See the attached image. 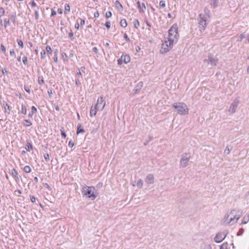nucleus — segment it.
<instances>
[{
  "instance_id": "obj_1",
  "label": "nucleus",
  "mask_w": 249,
  "mask_h": 249,
  "mask_svg": "<svg viewBox=\"0 0 249 249\" xmlns=\"http://www.w3.org/2000/svg\"><path fill=\"white\" fill-rule=\"evenodd\" d=\"M235 212V210L231 211L229 214H227L224 216V223L226 224L232 225L238 220L240 217V214L234 215L233 213Z\"/></svg>"
},
{
  "instance_id": "obj_2",
  "label": "nucleus",
  "mask_w": 249,
  "mask_h": 249,
  "mask_svg": "<svg viewBox=\"0 0 249 249\" xmlns=\"http://www.w3.org/2000/svg\"><path fill=\"white\" fill-rule=\"evenodd\" d=\"M178 30L177 26L173 25L168 31L169 36L167 39L168 41H171V43H176L178 40Z\"/></svg>"
},
{
  "instance_id": "obj_3",
  "label": "nucleus",
  "mask_w": 249,
  "mask_h": 249,
  "mask_svg": "<svg viewBox=\"0 0 249 249\" xmlns=\"http://www.w3.org/2000/svg\"><path fill=\"white\" fill-rule=\"evenodd\" d=\"M173 107L176 109L177 113L180 115H187L189 113V109L184 103H175L173 104Z\"/></svg>"
},
{
  "instance_id": "obj_4",
  "label": "nucleus",
  "mask_w": 249,
  "mask_h": 249,
  "mask_svg": "<svg viewBox=\"0 0 249 249\" xmlns=\"http://www.w3.org/2000/svg\"><path fill=\"white\" fill-rule=\"evenodd\" d=\"M95 190V188L93 186H85L82 188V193L93 200L96 197V196L94 195Z\"/></svg>"
},
{
  "instance_id": "obj_5",
  "label": "nucleus",
  "mask_w": 249,
  "mask_h": 249,
  "mask_svg": "<svg viewBox=\"0 0 249 249\" xmlns=\"http://www.w3.org/2000/svg\"><path fill=\"white\" fill-rule=\"evenodd\" d=\"M208 18H206L205 16L202 14L199 15L197 19L201 32L204 31L205 30L208 24Z\"/></svg>"
},
{
  "instance_id": "obj_6",
  "label": "nucleus",
  "mask_w": 249,
  "mask_h": 249,
  "mask_svg": "<svg viewBox=\"0 0 249 249\" xmlns=\"http://www.w3.org/2000/svg\"><path fill=\"white\" fill-rule=\"evenodd\" d=\"M174 43H171V41H168V40L165 39L162 43L160 50L161 53H166L169 52L173 47Z\"/></svg>"
},
{
  "instance_id": "obj_7",
  "label": "nucleus",
  "mask_w": 249,
  "mask_h": 249,
  "mask_svg": "<svg viewBox=\"0 0 249 249\" xmlns=\"http://www.w3.org/2000/svg\"><path fill=\"white\" fill-rule=\"evenodd\" d=\"M190 156L187 153H184L181 155L180 160V166L181 167H186L189 163Z\"/></svg>"
},
{
  "instance_id": "obj_8",
  "label": "nucleus",
  "mask_w": 249,
  "mask_h": 249,
  "mask_svg": "<svg viewBox=\"0 0 249 249\" xmlns=\"http://www.w3.org/2000/svg\"><path fill=\"white\" fill-rule=\"evenodd\" d=\"M228 233V231L227 230L218 232L214 238V241L216 243L222 242L225 238Z\"/></svg>"
},
{
  "instance_id": "obj_9",
  "label": "nucleus",
  "mask_w": 249,
  "mask_h": 249,
  "mask_svg": "<svg viewBox=\"0 0 249 249\" xmlns=\"http://www.w3.org/2000/svg\"><path fill=\"white\" fill-rule=\"evenodd\" d=\"M106 102L103 97L101 96L98 98L97 103L94 106L97 110L102 111L104 108Z\"/></svg>"
},
{
  "instance_id": "obj_10",
  "label": "nucleus",
  "mask_w": 249,
  "mask_h": 249,
  "mask_svg": "<svg viewBox=\"0 0 249 249\" xmlns=\"http://www.w3.org/2000/svg\"><path fill=\"white\" fill-rule=\"evenodd\" d=\"M205 61H208L212 66H215L217 65L218 60V59L215 58L213 55L209 54L208 56V60H205Z\"/></svg>"
},
{
  "instance_id": "obj_11",
  "label": "nucleus",
  "mask_w": 249,
  "mask_h": 249,
  "mask_svg": "<svg viewBox=\"0 0 249 249\" xmlns=\"http://www.w3.org/2000/svg\"><path fill=\"white\" fill-rule=\"evenodd\" d=\"M239 104V101L238 100H235L231 105L229 108V111L231 113H234Z\"/></svg>"
},
{
  "instance_id": "obj_12",
  "label": "nucleus",
  "mask_w": 249,
  "mask_h": 249,
  "mask_svg": "<svg viewBox=\"0 0 249 249\" xmlns=\"http://www.w3.org/2000/svg\"><path fill=\"white\" fill-rule=\"evenodd\" d=\"M137 7L140 13H144L146 10V6L144 3L142 2L141 4L140 2L138 0L137 2Z\"/></svg>"
},
{
  "instance_id": "obj_13",
  "label": "nucleus",
  "mask_w": 249,
  "mask_h": 249,
  "mask_svg": "<svg viewBox=\"0 0 249 249\" xmlns=\"http://www.w3.org/2000/svg\"><path fill=\"white\" fill-rule=\"evenodd\" d=\"M11 174L16 182H18L19 181V177L18 176V172L15 168L11 170Z\"/></svg>"
},
{
  "instance_id": "obj_14",
  "label": "nucleus",
  "mask_w": 249,
  "mask_h": 249,
  "mask_svg": "<svg viewBox=\"0 0 249 249\" xmlns=\"http://www.w3.org/2000/svg\"><path fill=\"white\" fill-rule=\"evenodd\" d=\"M145 182L148 184H153L154 182V177L152 174H149L145 178Z\"/></svg>"
},
{
  "instance_id": "obj_15",
  "label": "nucleus",
  "mask_w": 249,
  "mask_h": 249,
  "mask_svg": "<svg viewBox=\"0 0 249 249\" xmlns=\"http://www.w3.org/2000/svg\"><path fill=\"white\" fill-rule=\"evenodd\" d=\"M2 105L4 108V112L9 114L10 113V108L8 104L4 101L2 102Z\"/></svg>"
},
{
  "instance_id": "obj_16",
  "label": "nucleus",
  "mask_w": 249,
  "mask_h": 249,
  "mask_svg": "<svg viewBox=\"0 0 249 249\" xmlns=\"http://www.w3.org/2000/svg\"><path fill=\"white\" fill-rule=\"evenodd\" d=\"M96 108L95 107V106H92L90 108L89 115L91 117L95 116L96 114L97 111Z\"/></svg>"
},
{
  "instance_id": "obj_17",
  "label": "nucleus",
  "mask_w": 249,
  "mask_h": 249,
  "mask_svg": "<svg viewBox=\"0 0 249 249\" xmlns=\"http://www.w3.org/2000/svg\"><path fill=\"white\" fill-rule=\"evenodd\" d=\"M204 13H201L200 14H202L205 16L206 18H210V11L208 8L205 7L204 10Z\"/></svg>"
},
{
  "instance_id": "obj_18",
  "label": "nucleus",
  "mask_w": 249,
  "mask_h": 249,
  "mask_svg": "<svg viewBox=\"0 0 249 249\" xmlns=\"http://www.w3.org/2000/svg\"><path fill=\"white\" fill-rule=\"evenodd\" d=\"M122 58L123 59V62L125 64H127L130 61V56L128 55H122L121 56Z\"/></svg>"
},
{
  "instance_id": "obj_19",
  "label": "nucleus",
  "mask_w": 249,
  "mask_h": 249,
  "mask_svg": "<svg viewBox=\"0 0 249 249\" xmlns=\"http://www.w3.org/2000/svg\"><path fill=\"white\" fill-rule=\"evenodd\" d=\"M210 4L213 8L217 7L218 5V0H210Z\"/></svg>"
},
{
  "instance_id": "obj_20",
  "label": "nucleus",
  "mask_w": 249,
  "mask_h": 249,
  "mask_svg": "<svg viewBox=\"0 0 249 249\" xmlns=\"http://www.w3.org/2000/svg\"><path fill=\"white\" fill-rule=\"evenodd\" d=\"M31 109L32 111L30 112L28 114V116L30 118H32L33 114L37 112V108L35 106H32Z\"/></svg>"
},
{
  "instance_id": "obj_21",
  "label": "nucleus",
  "mask_w": 249,
  "mask_h": 249,
  "mask_svg": "<svg viewBox=\"0 0 249 249\" xmlns=\"http://www.w3.org/2000/svg\"><path fill=\"white\" fill-rule=\"evenodd\" d=\"M39 7H36L35 9V19L36 20H37L39 19Z\"/></svg>"
},
{
  "instance_id": "obj_22",
  "label": "nucleus",
  "mask_w": 249,
  "mask_h": 249,
  "mask_svg": "<svg viewBox=\"0 0 249 249\" xmlns=\"http://www.w3.org/2000/svg\"><path fill=\"white\" fill-rule=\"evenodd\" d=\"M25 149L28 151H30L33 149V145L29 141H27V144L25 146Z\"/></svg>"
},
{
  "instance_id": "obj_23",
  "label": "nucleus",
  "mask_w": 249,
  "mask_h": 249,
  "mask_svg": "<svg viewBox=\"0 0 249 249\" xmlns=\"http://www.w3.org/2000/svg\"><path fill=\"white\" fill-rule=\"evenodd\" d=\"M22 124L25 126H30L32 125V123L29 120H24Z\"/></svg>"
},
{
  "instance_id": "obj_24",
  "label": "nucleus",
  "mask_w": 249,
  "mask_h": 249,
  "mask_svg": "<svg viewBox=\"0 0 249 249\" xmlns=\"http://www.w3.org/2000/svg\"><path fill=\"white\" fill-rule=\"evenodd\" d=\"M85 132L84 129L82 128V126L80 124L77 125V134L79 133H83Z\"/></svg>"
},
{
  "instance_id": "obj_25",
  "label": "nucleus",
  "mask_w": 249,
  "mask_h": 249,
  "mask_svg": "<svg viewBox=\"0 0 249 249\" xmlns=\"http://www.w3.org/2000/svg\"><path fill=\"white\" fill-rule=\"evenodd\" d=\"M249 221V214L246 215L244 217L242 221L243 224H247Z\"/></svg>"
},
{
  "instance_id": "obj_26",
  "label": "nucleus",
  "mask_w": 249,
  "mask_h": 249,
  "mask_svg": "<svg viewBox=\"0 0 249 249\" xmlns=\"http://www.w3.org/2000/svg\"><path fill=\"white\" fill-rule=\"evenodd\" d=\"M120 24L121 26L123 28H125L127 25L125 19H122L120 22Z\"/></svg>"
},
{
  "instance_id": "obj_27",
  "label": "nucleus",
  "mask_w": 249,
  "mask_h": 249,
  "mask_svg": "<svg viewBox=\"0 0 249 249\" xmlns=\"http://www.w3.org/2000/svg\"><path fill=\"white\" fill-rule=\"evenodd\" d=\"M10 19L9 18H5L4 19V26L6 28L7 26H10Z\"/></svg>"
},
{
  "instance_id": "obj_28",
  "label": "nucleus",
  "mask_w": 249,
  "mask_h": 249,
  "mask_svg": "<svg viewBox=\"0 0 249 249\" xmlns=\"http://www.w3.org/2000/svg\"><path fill=\"white\" fill-rule=\"evenodd\" d=\"M70 11V6L69 4L66 3L65 4V14H67Z\"/></svg>"
},
{
  "instance_id": "obj_29",
  "label": "nucleus",
  "mask_w": 249,
  "mask_h": 249,
  "mask_svg": "<svg viewBox=\"0 0 249 249\" xmlns=\"http://www.w3.org/2000/svg\"><path fill=\"white\" fill-rule=\"evenodd\" d=\"M24 171L26 173H29L31 172L32 169L31 167L28 165H26L23 168Z\"/></svg>"
},
{
  "instance_id": "obj_30",
  "label": "nucleus",
  "mask_w": 249,
  "mask_h": 249,
  "mask_svg": "<svg viewBox=\"0 0 249 249\" xmlns=\"http://www.w3.org/2000/svg\"><path fill=\"white\" fill-rule=\"evenodd\" d=\"M231 149V147L230 148L228 146H227L224 151V154L225 155H228L230 153Z\"/></svg>"
},
{
  "instance_id": "obj_31",
  "label": "nucleus",
  "mask_w": 249,
  "mask_h": 249,
  "mask_svg": "<svg viewBox=\"0 0 249 249\" xmlns=\"http://www.w3.org/2000/svg\"><path fill=\"white\" fill-rule=\"evenodd\" d=\"M21 113L24 115H25L27 113L26 107L24 105H21Z\"/></svg>"
},
{
  "instance_id": "obj_32",
  "label": "nucleus",
  "mask_w": 249,
  "mask_h": 249,
  "mask_svg": "<svg viewBox=\"0 0 249 249\" xmlns=\"http://www.w3.org/2000/svg\"><path fill=\"white\" fill-rule=\"evenodd\" d=\"M133 24H134V27L137 29H138V27L140 26L139 21L137 19H134V20L133 21Z\"/></svg>"
},
{
  "instance_id": "obj_33",
  "label": "nucleus",
  "mask_w": 249,
  "mask_h": 249,
  "mask_svg": "<svg viewBox=\"0 0 249 249\" xmlns=\"http://www.w3.org/2000/svg\"><path fill=\"white\" fill-rule=\"evenodd\" d=\"M11 20L12 22L15 24L16 22V14L14 13L11 15Z\"/></svg>"
},
{
  "instance_id": "obj_34",
  "label": "nucleus",
  "mask_w": 249,
  "mask_h": 249,
  "mask_svg": "<svg viewBox=\"0 0 249 249\" xmlns=\"http://www.w3.org/2000/svg\"><path fill=\"white\" fill-rule=\"evenodd\" d=\"M143 180L140 179L137 183V186L139 188H142L143 185Z\"/></svg>"
},
{
  "instance_id": "obj_35",
  "label": "nucleus",
  "mask_w": 249,
  "mask_h": 249,
  "mask_svg": "<svg viewBox=\"0 0 249 249\" xmlns=\"http://www.w3.org/2000/svg\"><path fill=\"white\" fill-rule=\"evenodd\" d=\"M228 246V243L227 242H225L220 246V249H227Z\"/></svg>"
},
{
  "instance_id": "obj_36",
  "label": "nucleus",
  "mask_w": 249,
  "mask_h": 249,
  "mask_svg": "<svg viewBox=\"0 0 249 249\" xmlns=\"http://www.w3.org/2000/svg\"><path fill=\"white\" fill-rule=\"evenodd\" d=\"M46 50L49 54H52L53 53L51 47L49 45L46 47Z\"/></svg>"
},
{
  "instance_id": "obj_37",
  "label": "nucleus",
  "mask_w": 249,
  "mask_h": 249,
  "mask_svg": "<svg viewBox=\"0 0 249 249\" xmlns=\"http://www.w3.org/2000/svg\"><path fill=\"white\" fill-rule=\"evenodd\" d=\"M41 58L45 59L46 56V53L45 50H43L40 53Z\"/></svg>"
},
{
  "instance_id": "obj_38",
  "label": "nucleus",
  "mask_w": 249,
  "mask_h": 249,
  "mask_svg": "<svg viewBox=\"0 0 249 249\" xmlns=\"http://www.w3.org/2000/svg\"><path fill=\"white\" fill-rule=\"evenodd\" d=\"M38 83L39 85H43L44 84V81L43 77H38Z\"/></svg>"
},
{
  "instance_id": "obj_39",
  "label": "nucleus",
  "mask_w": 249,
  "mask_h": 249,
  "mask_svg": "<svg viewBox=\"0 0 249 249\" xmlns=\"http://www.w3.org/2000/svg\"><path fill=\"white\" fill-rule=\"evenodd\" d=\"M115 4L118 8H119V7L121 9L123 8L122 5L120 3V2L119 1L116 0L115 2Z\"/></svg>"
},
{
  "instance_id": "obj_40",
  "label": "nucleus",
  "mask_w": 249,
  "mask_h": 249,
  "mask_svg": "<svg viewBox=\"0 0 249 249\" xmlns=\"http://www.w3.org/2000/svg\"><path fill=\"white\" fill-rule=\"evenodd\" d=\"M18 46L21 48H23L24 47L23 42L21 40H18Z\"/></svg>"
},
{
  "instance_id": "obj_41",
  "label": "nucleus",
  "mask_w": 249,
  "mask_h": 249,
  "mask_svg": "<svg viewBox=\"0 0 249 249\" xmlns=\"http://www.w3.org/2000/svg\"><path fill=\"white\" fill-rule=\"evenodd\" d=\"M24 89L28 93L30 94L31 93V90L29 86L25 85Z\"/></svg>"
},
{
  "instance_id": "obj_42",
  "label": "nucleus",
  "mask_w": 249,
  "mask_h": 249,
  "mask_svg": "<svg viewBox=\"0 0 249 249\" xmlns=\"http://www.w3.org/2000/svg\"><path fill=\"white\" fill-rule=\"evenodd\" d=\"M244 232V230L243 228H241L239 229V231L237 233V236L241 235L243 232Z\"/></svg>"
},
{
  "instance_id": "obj_43",
  "label": "nucleus",
  "mask_w": 249,
  "mask_h": 249,
  "mask_svg": "<svg viewBox=\"0 0 249 249\" xmlns=\"http://www.w3.org/2000/svg\"><path fill=\"white\" fill-rule=\"evenodd\" d=\"M159 5H160V7H161L162 8L165 7V1H164V0H160V1Z\"/></svg>"
},
{
  "instance_id": "obj_44",
  "label": "nucleus",
  "mask_w": 249,
  "mask_h": 249,
  "mask_svg": "<svg viewBox=\"0 0 249 249\" xmlns=\"http://www.w3.org/2000/svg\"><path fill=\"white\" fill-rule=\"evenodd\" d=\"M22 61H23V64L25 65H27L28 61H27V58L26 56H24L23 57V58H22Z\"/></svg>"
},
{
  "instance_id": "obj_45",
  "label": "nucleus",
  "mask_w": 249,
  "mask_h": 249,
  "mask_svg": "<svg viewBox=\"0 0 249 249\" xmlns=\"http://www.w3.org/2000/svg\"><path fill=\"white\" fill-rule=\"evenodd\" d=\"M60 131H61V134L62 137L63 138H65L66 137V134L65 132H64V130L63 128L60 129Z\"/></svg>"
},
{
  "instance_id": "obj_46",
  "label": "nucleus",
  "mask_w": 249,
  "mask_h": 249,
  "mask_svg": "<svg viewBox=\"0 0 249 249\" xmlns=\"http://www.w3.org/2000/svg\"><path fill=\"white\" fill-rule=\"evenodd\" d=\"M5 14V10L3 8L0 7V16H1V17L3 16H4Z\"/></svg>"
},
{
  "instance_id": "obj_47",
  "label": "nucleus",
  "mask_w": 249,
  "mask_h": 249,
  "mask_svg": "<svg viewBox=\"0 0 249 249\" xmlns=\"http://www.w3.org/2000/svg\"><path fill=\"white\" fill-rule=\"evenodd\" d=\"M112 16V13L110 11H107L106 13V18H110Z\"/></svg>"
},
{
  "instance_id": "obj_48",
  "label": "nucleus",
  "mask_w": 249,
  "mask_h": 249,
  "mask_svg": "<svg viewBox=\"0 0 249 249\" xmlns=\"http://www.w3.org/2000/svg\"><path fill=\"white\" fill-rule=\"evenodd\" d=\"M44 157L46 161H48L50 160L49 155L48 153H46L44 155Z\"/></svg>"
},
{
  "instance_id": "obj_49",
  "label": "nucleus",
  "mask_w": 249,
  "mask_h": 249,
  "mask_svg": "<svg viewBox=\"0 0 249 249\" xmlns=\"http://www.w3.org/2000/svg\"><path fill=\"white\" fill-rule=\"evenodd\" d=\"M124 37L127 42H130V39L126 33L124 34Z\"/></svg>"
},
{
  "instance_id": "obj_50",
  "label": "nucleus",
  "mask_w": 249,
  "mask_h": 249,
  "mask_svg": "<svg viewBox=\"0 0 249 249\" xmlns=\"http://www.w3.org/2000/svg\"><path fill=\"white\" fill-rule=\"evenodd\" d=\"M30 4L32 7H37L36 5V3L34 1H32L30 2Z\"/></svg>"
},
{
  "instance_id": "obj_51",
  "label": "nucleus",
  "mask_w": 249,
  "mask_h": 249,
  "mask_svg": "<svg viewBox=\"0 0 249 249\" xmlns=\"http://www.w3.org/2000/svg\"><path fill=\"white\" fill-rule=\"evenodd\" d=\"M0 49L2 51V52L3 53L5 54L6 53V49L2 44H1L0 45Z\"/></svg>"
},
{
  "instance_id": "obj_52",
  "label": "nucleus",
  "mask_w": 249,
  "mask_h": 249,
  "mask_svg": "<svg viewBox=\"0 0 249 249\" xmlns=\"http://www.w3.org/2000/svg\"><path fill=\"white\" fill-rule=\"evenodd\" d=\"M244 38H245V36H244V35L243 34H241L239 36L238 39V40H238V41H242V40Z\"/></svg>"
},
{
  "instance_id": "obj_53",
  "label": "nucleus",
  "mask_w": 249,
  "mask_h": 249,
  "mask_svg": "<svg viewBox=\"0 0 249 249\" xmlns=\"http://www.w3.org/2000/svg\"><path fill=\"white\" fill-rule=\"evenodd\" d=\"M2 74L4 75H7L8 73L7 71L6 70L5 68L2 69Z\"/></svg>"
},
{
  "instance_id": "obj_54",
  "label": "nucleus",
  "mask_w": 249,
  "mask_h": 249,
  "mask_svg": "<svg viewBox=\"0 0 249 249\" xmlns=\"http://www.w3.org/2000/svg\"><path fill=\"white\" fill-rule=\"evenodd\" d=\"M110 22L109 21L106 22L105 26L107 29H109L110 28Z\"/></svg>"
},
{
  "instance_id": "obj_55",
  "label": "nucleus",
  "mask_w": 249,
  "mask_h": 249,
  "mask_svg": "<svg viewBox=\"0 0 249 249\" xmlns=\"http://www.w3.org/2000/svg\"><path fill=\"white\" fill-rule=\"evenodd\" d=\"M204 249H212V246L210 244H206L204 246Z\"/></svg>"
},
{
  "instance_id": "obj_56",
  "label": "nucleus",
  "mask_w": 249,
  "mask_h": 249,
  "mask_svg": "<svg viewBox=\"0 0 249 249\" xmlns=\"http://www.w3.org/2000/svg\"><path fill=\"white\" fill-rule=\"evenodd\" d=\"M117 61H118V65H122V63H123V62H123V58H122V57H121V58H120L118 59V60H117Z\"/></svg>"
},
{
  "instance_id": "obj_57",
  "label": "nucleus",
  "mask_w": 249,
  "mask_h": 249,
  "mask_svg": "<svg viewBox=\"0 0 249 249\" xmlns=\"http://www.w3.org/2000/svg\"><path fill=\"white\" fill-rule=\"evenodd\" d=\"M69 37L71 38V40H73L74 39L73 34L72 31L69 33Z\"/></svg>"
},
{
  "instance_id": "obj_58",
  "label": "nucleus",
  "mask_w": 249,
  "mask_h": 249,
  "mask_svg": "<svg viewBox=\"0 0 249 249\" xmlns=\"http://www.w3.org/2000/svg\"><path fill=\"white\" fill-rule=\"evenodd\" d=\"M68 145L70 147L72 148L74 146V143L72 141H70L69 142Z\"/></svg>"
},
{
  "instance_id": "obj_59",
  "label": "nucleus",
  "mask_w": 249,
  "mask_h": 249,
  "mask_svg": "<svg viewBox=\"0 0 249 249\" xmlns=\"http://www.w3.org/2000/svg\"><path fill=\"white\" fill-rule=\"evenodd\" d=\"M30 200L32 202L34 203L36 201V198L34 196H30Z\"/></svg>"
},
{
  "instance_id": "obj_60",
  "label": "nucleus",
  "mask_w": 249,
  "mask_h": 249,
  "mask_svg": "<svg viewBox=\"0 0 249 249\" xmlns=\"http://www.w3.org/2000/svg\"><path fill=\"white\" fill-rule=\"evenodd\" d=\"M75 84H76V85L77 87H78V86H79L80 85H81V83H80V82L78 78H77V79H75Z\"/></svg>"
},
{
  "instance_id": "obj_61",
  "label": "nucleus",
  "mask_w": 249,
  "mask_h": 249,
  "mask_svg": "<svg viewBox=\"0 0 249 249\" xmlns=\"http://www.w3.org/2000/svg\"><path fill=\"white\" fill-rule=\"evenodd\" d=\"M56 15V12L52 8L51 16H55Z\"/></svg>"
},
{
  "instance_id": "obj_62",
  "label": "nucleus",
  "mask_w": 249,
  "mask_h": 249,
  "mask_svg": "<svg viewBox=\"0 0 249 249\" xmlns=\"http://www.w3.org/2000/svg\"><path fill=\"white\" fill-rule=\"evenodd\" d=\"M85 24V20L84 19H80V25L83 26Z\"/></svg>"
},
{
  "instance_id": "obj_63",
  "label": "nucleus",
  "mask_w": 249,
  "mask_h": 249,
  "mask_svg": "<svg viewBox=\"0 0 249 249\" xmlns=\"http://www.w3.org/2000/svg\"><path fill=\"white\" fill-rule=\"evenodd\" d=\"M94 18H98L99 16V12L98 11H96V12H95L94 14Z\"/></svg>"
},
{
  "instance_id": "obj_64",
  "label": "nucleus",
  "mask_w": 249,
  "mask_h": 249,
  "mask_svg": "<svg viewBox=\"0 0 249 249\" xmlns=\"http://www.w3.org/2000/svg\"><path fill=\"white\" fill-rule=\"evenodd\" d=\"M92 50L95 53H98V49L96 47H93L92 49Z\"/></svg>"
}]
</instances>
